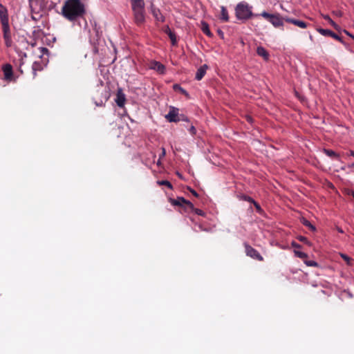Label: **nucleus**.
Segmentation results:
<instances>
[{
    "mask_svg": "<svg viewBox=\"0 0 354 354\" xmlns=\"http://www.w3.org/2000/svg\"><path fill=\"white\" fill-rule=\"evenodd\" d=\"M2 25V31L3 34V39L5 41V44L7 47H10L12 44L11 32L10 29L9 23L3 24Z\"/></svg>",
    "mask_w": 354,
    "mask_h": 354,
    "instance_id": "nucleus-6",
    "label": "nucleus"
},
{
    "mask_svg": "<svg viewBox=\"0 0 354 354\" xmlns=\"http://www.w3.org/2000/svg\"><path fill=\"white\" fill-rule=\"evenodd\" d=\"M40 50V52L44 55V54H48V49L46 48H44V47H41L39 48Z\"/></svg>",
    "mask_w": 354,
    "mask_h": 354,
    "instance_id": "nucleus-37",
    "label": "nucleus"
},
{
    "mask_svg": "<svg viewBox=\"0 0 354 354\" xmlns=\"http://www.w3.org/2000/svg\"><path fill=\"white\" fill-rule=\"evenodd\" d=\"M301 221L304 225L308 227L309 230H310L311 231L314 232L316 230L315 227L314 225H313L311 224V223L309 221H308L306 218H302Z\"/></svg>",
    "mask_w": 354,
    "mask_h": 354,
    "instance_id": "nucleus-22",
    "label": "nucleus"
},
{
    "mask_svg": "<svg viewBox=\"0 0 354 354\" xmlns=\"http://www.w3.org/2000/svg\"><path fill=\"white\" fill-rule=\"evenodd\" d=\"M350 154H351V156L354 157V151H351Z\"/></svg>",
    "mask_w": 354,
    "mask_h": 354,
    "instance_id": "nucleus-45",
    "label": "nucleus"
},
{
    "mask_svg": "<svg viewBox=\"0 0 354 354\" xmlns=\"http://www.w3.org/2000/svg\"><path fill=\"white\" fill-rule=\"evenodd\" d=\"M157 164H158V165L160 164V158L158 159V162H157Z\"/></svg>",
    "mask_w": 354,
    "mask_h": 354,
    "instance_id": "nucleus-47",
    "label": "nucleus"
},
{
    "mask_svg": "<svg viewBox=\"0 0 354 354\" xmlns=\"http://www.w3.org/2000/svg\"><path fill=\"white\" fill-rule=\"evenodd\" d=\"M191 193H192L194 196H196V197H198V193H197L195 190H194V189H191Z\"/></svg>",
    "mask_w": 354,
    "mask_h": 354,
    "instance_id": "nucleus-41",
    "label": "nucleus"
},
{
    "mask_svg": "<svg viewBox=\"0 0 354 354\" xmlns=\"http://www.w3.org/2000/svg\"><path fill=\"white\" fill-rule=\"evenodd\" d=\"M241 198L243 200L250 202V203H254V202H255V201L252 198H251L250 196H247V195H243V196H242Z\"/></svg>",
    "mask_w": 354,
    "mask_h": 354,
    "instance_id": "nucleus-31",
    "label": "nucleus"
},
{
    "mask_svg": "<svg viewBox=\"0 0 354 354\" xmlns=\"http://www.w3.org/2000/svg\"><path fill=\"white\" fill-rule=\"evenodd\" d=\"M323 18L325 20L328 21L330 23V24L334 27V28H335L336 30L339 29L338 25L335 22H334L328 15H323Z\"/></svg>",
    "mask_w": 354,
    "mask_h": 354,
    "instance_id": "nucleus-25",
    "label": "nucleus"
},
{
    "mask_svg": "<svg viewBox=\"0 0 354 354\" xmlns=\"http://www.w3.org/2000/svg\"><path fill=\"white\" fill-rule=\"evenodd\" d=\"M304 263L308 266H311V267H318L319 266L318 263H317L315 261H308V260H306V261H304Z\"/></svg>",
    "mask_w": 354,
    "mask_h": 354,
    "instance_id": "nucleus-29",
    "label": "nucleus"
},
{
    "mask_svg": "<svg viewBox=\"0 0 354 354\" xmlns=\"http://www.w3.org/2000/svg\"><path fill=\"white\" fill-rule=\"evenodd\" d=\"M151 68L158 72L160 74L165 73V67L163 64H162L160 62H153L152 63Z\"/></svg>",
    "mask_w": 354,
    "mask_h": 354,
    "instance_id": "nucleus-19",
    "label": "nucleus"
},
{
    "mask_svg": "<svg viewBox=\"0 0 354 354\" xmlns=\"http://www.w3.org/2000/svg\"><path fill=\"white\" fill-rule=\"evenodd\" d=\"M324 153L326 155H327L328 156L332 158H339V155L334 151L333 150H330V149H324Z\"/></svg>",
    "mask_w": 354,
    "mask_h": 354,
    "instance_id": "nucleus-23",
    "label": "nucleus"
},
{
    "mask_svg": "<svg viewBox=\"0 0 354 354\" xmlns=\"http://www.w3.org/2000/svg\"><path fill=\"white\" fill-rule=\"evenodd\" d=\"M252 7L250 6L247 2L241 1L239 3L235 8V15L237 19L241 20H247L252 16H257L252 13Z\"/></svg>",
    "mask_w": 354,
    "mask_h": 354,
    "instance_id": "nucleus-2",
    "label": "nucleus"
},
{
    "mask_svg": "<svg viewBox=\"0 0 354 354\" xmlns=\"http://www.w3.org/2000/svg\"><path fill=\"white\" fill-rule=\"evenodd\" d=\"M40 50V52L44 55V54H48V49L46 48H44V47H41L39 48Z\"/></svg>",
    "mask_w": 354,
    "mask_h": 354,
    "instance_id": "nucleus-36",
    "label": "nucleus"
},
{
    "mask_svg": "<svg viewBox=\"0 0 354 354\" xmlns=\"http://www.w3.org/2000/svg\"><path fill=\"white\" fill-rule=\"evenodd\" d=\"M317 31L322 35L324 36H328V37H333V39L337 40V41H339L340 42L343 43V41L342 39V38L337 35V34H335V32H333L332 30H328V29H324V28H319L317 30Z\"/></svg>",
    "mask_w": 354,
    "mask_h": 354,
    "instance_id": "nucleus-9",
    "label": "nucleus"
},
{
    "mask_svg": "<svg viewBox=\"0 0 354 354\" xmlns=\"http://www.w3.org/2000/svg\"><path fill=\"white\" fill-rule=\"evenodd\" d=\"M180 120H184V121L188 120L187 118L185 117L184 115H180Z\"/></svg>",
    "mask_w": 354,
    "mask_h": 354,
    "instance_id": "nucleus-42",
    "label": "nucleus"
},
{
    "mask_svg": "<svg viewBox=\"0 0 354 354\" xmlns=\"http://www.w3.org/2000/svg\"><path fill=\"white\" fill-rule=\"evenodd\" d=\"M189 132L192 135L194 136L196 133V129L194 126L192 125L189 129Z\"/></svg>",
    "mask_w": 354,
    "mask_h": 354,
    "instance_id": "nucleus-35",
    "label": "nucleus"
},
{
    "mask_svg": "<svg viewBox=\"0 0 354 354\" xmlns=\"http://www.w3.org/2000/svg\"><path fill=\"white\" fill-rule=\"evenodd\" d=\"M257 53L259 56L262 57L264 60L268 61L269 59L270 55L265 48L258 46L257 48Z\"/></svg>",
    "mask_w": 354,
    "mask_h": 354,
    "instance_id": "nucleus-16",
    "label": "nucleus"
},
{
    "mask_svg": "<svg viewBox=\"0 0 354 354\" xmlns=\"http://www.w3.org/2000/svg\"><path fill=\"white\" fill-rule=\"evenodd\" d=\"M165 118L170 122H177L180 121V118L178 113V109L171 107L169 113L165 115Z\"/></svg>",
    "mask_w": 354,
    "mask_h": 354,
    "instance_id": "nucleus-7",
    "label": "nucleus"
},
{
    "mask_svg": "<svg viewBox=\"0 0 354 354\" xmlns=\"http://www.w3.org/2000/svg\"><path fill=\"white\" fill-rule=\"evenodd\" d=\"M261 15L268 19L275 28L283 26L284 17H281L279 14H270L264 11Z\"/></svg>",
    "mask_w": 354,
    "mask_h": 354,
    "instance_id": "nucleus-3",
    "label": "nucleus"
},
{
    "mask_svg": "<svg viewBox=\"0 0 354 354\" xmlns=\"http://www.w3.org/2000/svg\"><path fill=\"white\" fill-rule=\"evenodd\" d=\"M3 71L6 80H10L12 77V67L10 64H6L3 67Z\"/></svg>",
    "mask_w": 354,
    "mask_h": 354,
    "instance_id": "nucleus-14",
    "label": "nucleus"
},
{
    "mask_svg": "<svg viewBox=\"0 0 354 354\" xmlns=\"http://www.w3.org/2000/svg\"><path fill=\"white\" fill-rule=\"evenodd\" d=\"M39 64L38 62H35L33 63L32 67V71H34L35 75L36 74L35 71L39 69Z\"/></svg>",
    "mask_w": 354,
    "mask_h": 354,
    "instance_id": "nucleus-34",
    "label": "nucleus"
},
{
    "mask_svg": "<svg viewBox=\"0 0 354 354\" xmlns=\"http://www.w3.org/2000/svg\"><path fill=\"white\" fill-rule=\"evenodd\" d=\"M173 88H174V91H179L182 94H183V95H185L186 96L189 95L188 93L183 88H182L179 84H174Z\"/></svg>",
    "mask_w": 354,
    "mask_h": 354,
    "instance_id": "nucleus-24",
    "label": "nucleus"
},
{
    "mask_svg": "<svg viewBox=\"0 0 354 354\" xmlns=\"http://www.w3.org/2000/svg\"><path fill=\"white\" fill-rule=\"evenodd\" d=\"M218 35H219L221 37H223V32L221 30H218Z\"/></svg>",
    "mask_w": 354,
    "mask_h": 354,
    "instance_id": "nucleus-43",
    "label": "nucleus"
},
{
    "mask_svg": "<svg viewBox=\"0 0 354 354\" xmlns=\"http://www.w3.org/2000/svg\"><path fill=\"white\" fill-rule=\"evenodd\" d=\"M351 196H352L353 197V198H354V192H352V193H351Z\"/></svg>",
    "mask_w": 354,
    "mask_h": 354,
    "instance_id": "nucleus-49",
    "label": "nucleus"
},
{
    "mask_svg": "<svg viewBox=\"0 0 354 354\" xmlns=\"http://www.w3.org/2000/svg\"><path fill=\"white\" fill-rule=\"evenodd\" d=\"M151 13L156 20L161 22L165 21V17L162 15L160 10L155 8L153 5L151 6Z\"/></svg>",
    "mask_w": 354,
    "mask_h": 354,
    "instance_id": "nucleus-13",
    "label": "nucleus"
},
{
    "mask_svg": "<svg viewBox=\"0 0 354 354\" xmlns=\"http://www.w3.org/2000/svg\"><path fill=\"white\" fill-rule=\"evenodd\" d=\"M344 32L348 35L349 37H351L353 39H354V35L351 34L348 31H347L346 30H344Z\"/></svg>",
    "mask_w": 354,
    "mask_h": 354,
    "instance_id": "nucleus-39",
    "label": "nucleus"
},
{
    "mask_svg": "<svg viewBox=\"0 0 354 354\" xmlns=\"http://www.w3.org/2000/svg\"><path fill=\"white\" fill-rule=\"evenodd\" d=\"M86 26H87V22L85 21V28H86Z\"/></svg>",
    "mask_w": 354,
    "mask_h": 354,
    "instance_id": "nucleus-50",
    "label": "nucleus"
},
{
    "mask_svg": "<svg viewBox=\"0 0 354 354\" xmlns=\"http://www.w3.org/2000/svg\"><path fill=\"white\" fill-rule=\"evenodd\" d=\"M84 13V5L80 0H67L62 8V15L70 21L82 17Z\"/></svg>",
    "mask_w": 354,
    "mask_h": 354,
    "instance_id": "nucleus-1",
    "label": "nucleus"
},
{
    "mask_svg": "<svg viewBox=\"0 0 354 354\" xmlns=\"http://www.w3.org/2000/svg\"><path fill=\"white\" fill-rule=\"evenodd\" d=\"M166 155V151H165V148H162V153L161 154H160V159H161L162 158L165 157V156Z\"/></svg>",
    "mask_w": 354,
    "mask_h": 354,
    "instance_id": "nucleus-38",
    "label": "nucleus"
},
{
    "mask_svg": "<svg viewBox=\"0 0 354 354\" xmlns=\"http://www.w3.org/2000/svg\"><path fill=\"white\" fill-rule=\"evenodd\" d=\"M284 21L292 24L301 28H306L308 27V24L306 22L298 19H292L289 17H284Z\"/></svg>",
    "mask_w": 354,
    "mask_h": 354,
    "instance_id": "nucleus-11",
    "label": "nucleus"
},
{
    "mask_svg": "<svg viewBox=\"0 0 354 354\" xmlns=\"http://www.w3.org/2000/svg\"><path fill=\"white\" fill-rule=\"evenodd\" d=\"M188 209H190L191 211L195 212L196 214H198L199 216L205 215V213L203 210H201L200 209L195 208L194 205H193V208H188Z\"/></svg>",
    "mask_w": 354,
    "mask_h": 354,
    "instance_id": "nucleus-28",
    "label": "nucleus"
},
{
    "mask_svg": "<svg viewBox=\"0 0 354 354\" xmlns=\"http://www.w3.org/2000/svg\"><path fill=\"white\" fill-rule=\"evenodd\" d=\"M253 204H254V207H255V208H256L257 211L259 213H260V214H261V213L263 212V209H262V208L261 207L260 205H259L258 203H257L256 201H255V202H254V203H253Z\"/></svg>",
    "mask_w": 354,
    "mask_h": 354,
    "instance_id": "nucleus-33",
    "label": "nucleus"
},
{
    "mask_svg": "<svg viewBox=\"0 0 354 354\" xmlns=\"http://www.w3.org/2000/svg\"><path fill=\"white\" fill-rule=\"evenodd\" d=\"M158 183L160 185L167 186L170 189H173V186H172L171 183L168 180H165L158 181Z\"/></svg>",
    "mask_w": 354,
    "mask_h": 354,
    "instance_id": "nucleus-26",
    "label": "nucleus"
},
{
    "mask_svg": "<svg viewBox=\"0 0 354 354\" xmlns=\"http://www.w3.org/2000/svg\"><path fill=\"white\" fill-rule=\"evenodd\" d=\"M164 32L169 36L171 41V44L175 46L177 44L176 37L175 33L170 30L169 26H166L164 28Z\"/></svg>",
    "mask_w": 354,
    "mask_h": 354,
    "instance_id": "nucleus-15",
    "label": "nucleus"
},
{
    "mask_svg": "<svg viewBox=\"0 0 354 354\" xmlns=\"http://www.w3.org/2000/svg\"><path fill=\"white\" fill-rule=\"evenodd\" d=\"M201 30L204 34H205L207 36L212 37L213 36L212 33L211 32L209 25L205 21H201Z\"/></svg>",
    "mask_w": 354,
    "mask_h": 354,
    "instance_id": "nucleus-20",
    "label": "nucleus"
},
{
    "mask_svg": "<svg viewBox=\"0 0 354 354\" xmlns=\"http://www.w3.org/2000/svg\"><path fill=\"white\" fill-rule=\"evenodd\" d=\"M207 68H208V66L206 64H204V65L201 66L197 70V72L196 73V79L197 80H201L204 77V75H205L206 71H207Z\"/></svg>",
    "mask_w": 354,
    "mask_h": 354,
    "instance_id": "nucleus-17",
    "label": "nucleus"
},
{
    "mask_svg": "<svg viewBox=\"0 0 354 354\" xmlns=\"http://www.w3.org/2000/svg\"><path fill=\"white\" fill-rule=\"evenodd\" d=\"M130 1L132 10L145 8L144 0H130Z\"/></svg>",
    "mask_w": 354,
    "mask_h": 354,
    "instance_id": "nucleus-18",
    "label": "nucleus"
},
{
    "mask_svg": "<svg viewBox=\"0 0 354 354\" xmlns=\"http://www.w3.org/2000/svg\"><path fill=\"white\" fill-rule=\"evenodd\" d=\"M134 22L138 26L142 25L145 21V8L132 10Z\"/></svg>",
    "mask_w": 354,
    "mask_h": 354,
    "instance_id": "nucleus-4",
    "label": "nucleus"
},
{
    "mask_svg": "<svg viewBox=\"0 0 354 354\" xmlns=\"http://www.w3.org/2000/svg\"><path fill=\"white\" fill-rule=\"evenodd\" d=\"M247 120H248V122H251L252 120V118H251L250 116H248V117H247Z\"/></svg>",
    "mask_w": 354,
    "mask_h": 354,
    "instance_id": "nucleus-44",
    "label": "nucleus"
},
{
    "mask_svg": "<svg viewBox=\"0 0 354 354\" xmlns=\"http://www.w3.org/2000/svg\"><path fill=\"white\" fill-rule=\"evenodd\" d=\"M125 95L121 89H118L116 94L115 102L119 107H123L125 103Z\"/></svg>",
    "mask_w": 354,
    "mask_h": 354,
    "instance_id": "nucleus-12",
    "label": "nucleus"
},
{
    "mask_svg": "<svg viewBox=\"0 0 354 354\" xmlns=\"http://www.w3.org/2000/svg\"><path fill=\"white\" fill-rule=\"evenodd\" d=\"M221 19L223 21H228L229 20L228 12L224 6L221 7Z\"/></svg>",
    "mask_w": 354,
    "mask_h": 354,
    "instance_id": "nucleus-21",
    "label": "nucleus"
},
{
    "mask_svg": "<svg viewBox=\"0 0 354 354\" xmlns=\"http://www.w3.org/2000/svg\"><path fill=\"white\" fill-rule=\"evenodd\" d=\"M295 254L297 257H299L300 259H304L308 257V254L303 252L295 250Z\"/></svg>",
    "mask_w": 354,
    "mask_h": 354,
    "instance_id": "nucleus-27",
    "label": "nucleus"
},
{
    "mask_svg": "<svg viewBox=\"0 0 354 354\" xmlns=\"http://www.w3.org/2000/svg\"><path fill=\"white\" fill-rule=\"evenodd\" d=\"M244 246L247 256L254 259L258 260L259 261H263V257L259 254V252L256 249L253 248L248 243H245Z\"/></svg>",
    "mask_w": 354,
    "mask_h": 354,
    "instance_id": "nucleus-5",
    "label": "nucleus"
},
{
    "mask_svg": "<svg viewBox=\"0 0 354 354\" xmlns=\"http://www.w3.org/2000/svg\"><path fill=\"white\" fill-rule=\"evenodd\" d=\"M0 20L1 24L9 23L8 10L1 3H0Z\"/></svg>",
    "mask_w": 354,
    "mask_h": 354,
    "instance_id": "nucleus-10",
    "label": "nucleus"
},
{
    "mask_svg": "<svg viewBox=\"0 0 354 354\" xmlns=\"http://www.w3.org/2000/svg\"><path fill=\"white\" fill-rule=\"evenodd\" d=\"M341 257L346 262L348 265L351 264V261L352 259L348 256L344 254H341Z\"/></svg>",
    "mask_w": 354,
    "mask_h": 354,
    "instance_id": "nucleus-32",
    "label": "nucleus"
},
{
    "mask_svg": "<svg viewBox=\"0 0 354 354\" xmlns=\"http://www.w3.org/2000/svg\"><path fill=\"white\" fill-rule=\"evenodd\" d=\"M298 240L300 241L301 242L304 243L306 245H310V241L305 236H300L298 237Z\"/></svg>",
    "mask_w": 354,
    "mask_h": 354,
    "instance_id": "nucleus-30",
    "label": "nucleus"
},
{
    "mask_svg": "<svg viewBox=\"0 0 354 354\" xmlns=\"http://www.w3.org/2000/svg\"><path fill=\"white\" fill-rule=\"evenodd\" d=\"M338 231L340 232V233H343V230L342 229H338Z\"/></svg>",
    "mask_w": 354,
    "mask_h": 354,
    "instance_id": "nucleus-46",
    "label": "nucleus"
},
{
    "mask_svg": "<svg viewBox=\"0 0 354 354\" xmlns=\"http://www.w3.org/2000/svg\"><path fill=\"white\" fill-rule=\"evenodd\" d=\"M169 201L173 205H185L187 208H193V204L190 201L185 200L183 197H178L176 199L170 198Z\"/></svg>",
    "mask_w": 354,
    "mask_h": 354,
    "instance_id": "nucleus-8",
    "label": "nucleus"
},
{
    "mask_svg": "<svg viewBox=\"0 0 354 354\" xmlns=\"http://www.w3.org/2000/svg\"><path fill=\"white\" fill-rule=\"evenodd\" d=\"M292 247L296 248H301V245L295 242H292Z\"/></svg>",
    "mask_w": 354,
    "mask_h": 354,
    "instance_id": "nucleus-40",
    "label": "nucleus"
},
{
    "mask_svg": "<svg viewBox=\"0 0 354 354\" xmlns=\"http://www.w3.org/2000/svg\"><path fill=\"white\" fill-rule=\"evenodd\" d=\"M354 167V163H353L352 165H349V167Z\"/></svg>",
    "mask_w": 354,
    "mask_h": 354,
    "instance_id": "nucleus-48",
    "label": "nucleus"
}]
</instances>
